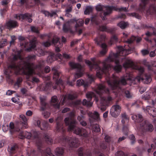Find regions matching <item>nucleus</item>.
<instances>
[{
  "instance_id": "bf43d9fd",
  "label": "nucleus",
  "mask_w": 156,
  "mask_h": 156,
  "mask_svg": "<svg viewBox=\"0 0 156 156\" xmlns=\"http://www.w3.org/2000/svg\"><path fill=\"white\" fill-rule=\"evenodd\" d=\"M141 52L144 56H145L149 53V51L147 49H143L141 50Z\"/></svg>"
},
{
  "instance_id": "0eeeda50",
  "label": "nucleus",
  "mask_w": 156,
  "mask_h": 156,
  "mask_svg": "<svg viewBox=\"0 0 156 156\" xmlns=\"http://www.w3.org/2000/svg\"><path fill=\"white\" fill-rule=\"evenodd\" d=\"M149 0H141L138 10L142 13H146L147 14H151L154 11H156V7L154 5H151L148 9L146 10V5Z\"/></svg>"
},
{
  "instance_id": "a211bd4d",
  "label": "nucleus",
  "mask_w": 156,
  "mask_h": 156,
  "mask_svg": "<svg viewBox=\"0 0 156 156\" xmlns=\"http://www.w3.org/2000/svg\"><path fill=\"white\" fill-rule=\"evenodd\" d=\"M112 98L110 96H108L107 98L102 97H101V104L102 105L101 108V110L104 111L106 109V106L112 101Z\"/></svg>"
},
{
  "instance_id": "20e7f679",
  "label": "nucleus",
  "mask_w": 156,
  "mask_h": 156,
  "mask_svg": "<svg viewBox=\"0 0 156 156\" xmlns=\"http://www.w3.org/2000/svg\"><path fill=\"white\" fill-rule=\"evenodd\" d=\"M123 61H125L123 64V66L125 68H128L131 67L132 68L136 69L138 70L139 73L140 74V76H138L136 78V80L140 82L142 80L143 82L146 84L149 83L152 80L151 78L150 75L146 74H144V75H142L143 74L144 70V68L140 66L135 67L133 62L130 60L126 59L125 57H123L121 58Z\"/></svg>"
},
{
  "instance_id": "72a5a7b5",
  "label": "nucleus",
  "mask_w": 156,
  "mask_h": 156,
  "mask_svg": "<svg viewBox=\"0 0 156 156\" xmlns=\"http://www.w3.org/2000/svg\"><path fill=\"white\" fill-rule=\"evenodd\" d=\"M82 85H83L84 87L86 88L88 86L89 83L88 82H85L81 79L78 80L76 82V86L79 87Z\"/></svg>"
},
{
  "instance_id": "37998d69",
  "label": "nucleus",
  "mask_w": 156,
  "mask_h": 156,
  "mask_svg": "<svg viewBox=\"0 0 156 156\" xmlns=\"http://www.w3.org/2000/svg\"><path fill=\"white\" fill-rule=\"evenodd\" d=\"M127 25V23L123 21H121L118 24V26L123 29L125 28Z\"/></svg>"
},
{
  "instance_id": "5fc2aeb1",
  "label": "nucleus",
  "mask_w": 156,
  "mask_h": 156,
  "mask_svg": "<svg viewBox=\"0 0 156 156\" xmlns=\"http://www.w3.org/2000/svg\"><path fill=\"white\" fill-rule=\"evenodd\" d=\"M118 41V37L116 35H114L113 36L111 39L110 41V43L111 44H112V43H113V42H117Z\"/></svg>"
},
{
  "instance_id": "7ed1b4c3",
  "label": "nucleus",
  "mask_w": 156,
  "mask_h": 156,
  "mask_svg": "<svg viewBox=\"0 0 156 156\" xmlns=\"http://www.w3.org/2000/svg\"><path fill=\"white\" fill-rule=\"evenodd\" d=\"M68 116L69 117L66 118L64 120L66 125L68 126V131L72 132L80 136L85 138L88 137L89 133L86 129L76 126L77 122L73 119L74 116V113L72 112H70Z\"/></svg>"
},
{
  "instance_id": "052dcab7",
  "label": "nucleus",
  "mask_w": 156,
  "mask_h": 156,
  "mask_svg": "<svg viewBox=\"0 0 156 156\" xmlns=\"http://www.w3.org/2000/svg\"><path fill=\"white\" fill-rule=\"evenodd\" d=\"M31 30L34 32H35L37 33H39V30L37 29V28L35 27H31Z\"/></svg>"
},
{
  "instance_id": "69168bd1",
  "label": "nucleus",
  "mask_w": 156,
  "mask_h": 156,
  "mask_svg": "<svg viewBox=\"0 0 156 156\" xmlns=\"http://www.w3.org/2000/svg\"><path fill=\"white\" fill-rule=\"evenodd\" d=\"M20 91L23 95H25L27 92V90L25 88H22L20 89Z\"/></svg>"
},
{
  "instance_id": "6e6d98bb",
  "label": "nucleus",
  "mask_w": 156,
  "mask_h": 156,
  "mask_svg": "<svg viewBox=\"0 0 156 156\" xmlns=\"http://www.w3.org/2000/svg\"><path fill=\"white\" fill-rule=\"evenodd\" d=\"M34 124L35 126H37L41 128V121L39 119H37L34 121Z\"/></svg>"
},
{
  "instance_id": "7c9ffc66",
  "label": "nucleus",
  "mask_w": 156,
  "mask_h": 156,
  "mask_svg": "<svg viewBox=\"0 0 156 156\" xmlns=\"http://www.w3.org/2000/svg\"><path fill=\"white\" fill-rule=\"evenodd\" d=\"M99 29L102 31H106L108 33H113L115 30V28L107 27L105 26H101L99 27Z\"/></svg>"
},
{
  "instance_id": "412c9836",
  "label": "nucleus",
  "mask_w": 156,
  "mask_h": 156,
  "mask_svg": "<svg viewBox=\"0 0 156 156\" xmlns=\"http://www.w3.org/2000/svg\"><path fill=\"white\" fill-rule=\"evenodd\" d=\"M96 91L98 94L101 95L104 93L108 94L109 92V90L108 88H106L103 84H100L98 85Z\"/></svg>"
},
{
  "instance_id": "603ef678",
  "label": "nucleus",
  "mask_w": 156,
  "mask_h": 156,
  "mask_svg": "<svg viewBox=\"0 0 156 156\" xmlns=\"http://www.w3.org/2000/svg\"><path fill=\"white\" fill-rule=\"evenodd\" d=\"M23 80L21 78H19L17 79V81L16 83L14 84L15 86H17L18 87H20L21 83L22 82Z\"/></svg>"
},
{
  "instance_id": "338daca9",
  "label": "nucleus",
  "mask_w": 156,
  "mask_h": 156,
  "mask_svg": "<svg viewBox=\"0 0 156 156\" xmlns=\"http://www.w3.org/2000/svg\"><path fill=\"white\" fill-rule=\"evenodd\" d=\"M116 156H124V153L122 151H118L115 154Z\"/></svg>"
},
{
  "instance_id": "423d86ee",
  "label": "nucleus",
  "mask_w": 156,
  "mask_h": 156,
  "mask_svg": "<svg viewBox=\"0 0 156 156\" xmlns=\"http://www.w3.org/2000/svg\"><path fill=\"white\" fill-rule=\"evenodd\" d=\"M89 120L91 126H92L93 131L98 132L100 131V128L99 125L96 124L94 125V122L95 121H98L100 120L99 115L98 112L96 111L94 112L89 113Z\"/></svg>"
},
{
  "instance_id": "de8ad7c7",
  "label": "nucleus",
  "mask_w": 156,
  "mask_h": 156,
  "mask_svg": "<svg viewBox=\"0 0 156 156\" xmlns=\"http://www.w3.org/2000/svg\"><path fill=\"white\" fill-rule=\"evenodd\" d=\"M122 131L124 134L126 136H127L129 132V130L128 126L127 125L125 126L124 125L123 126Z\"/></svg>"
},
{
  "instance_id": "f257e3e1",
  "label": "nucleus",
  "mask_w": 156,
  "mask_h": 156,
  "mask_svg": "<svg viewBox=\"0 0 156 156\" xmlns=\"http://www.w3.org/2000/svg\"><path fill=\"white\" fill-rule=\"evenodd\" d=\"M141 38L138 37H135L132 36L131 37L125 41L129 48L128 49H124L122 46L118 47V51L117 53L110 54L109 56L106 58L107 59L111 55L112 58V60L107 62L106 65L109 66L110 67L109 70H105L101 74H105L106 75V79L108 83V85L111 87L112 90L117 89L118 90H121V85H125L126 84V80H131V78L129 74H127L126 76H124L120 80H119L118 78L115 75L112 74L111 77L109 76V71L111 69L112 66L109 64L112 62L115 61L116 66L114 67L112 66L114 70L117 72L120 71L122 66L119 64V56H124L128 55L133 52L134 50V48L133 47H130V44L135 41H136V43H138L141 40ZM112 58V57H111Z\"/></svg>"
},
{
  "instance_id": "680f3d73",
  "label": "nucleus",
  "mask_w": 156,
  "mask_h": 156,
  "mask_svg": "<svg viewBox=\"0 0 156 156\" xmlns=\"http://www.w3.org/2000/svg\"><path fill=\"white\" fill-rule=\"evenodd\" d=\"M42 114L43 116L45 118H48L50 115V113L49 112H44L42 113Z\"/></svg>"
},
{
  "instance_id": "f8f14e48",
  "label": "nucleus",
  "mask_w": 156,
  "mask_h": 156,
  "mask_svg": "<svg viewBox=\"0 0 156 156\" xmlns=\"http://www.w3.org/2000/svg\"><path fill=\"white\" fill-rule=\"evenodd\" d=\"M140 130L142 131L151 132L153 130V125L148 121L144 120L140 124Z\"/></svg>"
},
{
  "instance_id": "a878e982",
  "label": "nucleus",
  "mask_w": 156,
  "mask_h": 156,
  "mask_svg": "<svg viewBox=\"0 0 156 156\" xmlns=\"http://www.w3.org/2000/svg\"><path fill=\"white\" fill-rule=\"evenodd\" d=\"M18 150V147L16 144H12L8 146V151L10 155L14 154Z\"/></svg>"
},
{
  "instance_id": "ddd939ff",
  "label": "nucleus",
  "mask_w": 156,
  "mask_h": 156,
  "mask_svg": "<svg viewBox=\"0 0 156 156\" xmlns=\"http://www.w3.org/2000/svg\"><path fill=\"white\" fill-rule=\"evenodd\" d=\"M36 144L39 150L41 151V153H42L43 152H42L44 153L43 154H42V155H44V156H55L52 154L51 152V150L50 148H47L45 152L43 151L44 150L43 149V146L41 140H37L36 142Z\"/></svg>"
},
{
  "instance_id": "e433bc0d",
  "label": "nucleus",
  "mask_w": 156,
  "mask_h": 156,
  "mask_svg": "<svg viewBox=\"0 0 156 156\" xmlns=\"http://www.w3.org/2000/svg\"><path fill=\"white\" fill-rule=\"evenodd\" d=\"M55 151L57 156H63L64 150L63 148L58 147L56 149Z\"/></svg>"
},
{
  "instance_id": "c85d7f7f",
  "label": "nucleus",
  "mask_w": 156,
  "mask_h": 156,
  "mask_svg": "<svg viewBox=\"0 0 156 156\" xmlns=\"http://www.w3.org/2000/svg\"><path fill=\"white\" fill-rule=\"evenodd\" d=\"M32 136V134L27 132H23L20 131L19 134V137L21 139L26 138L27 139H30Z\"/></svg>"
},
{
  "instance_id": "4be33fe9",
  "label": "nucleus",
  "mask_w": 156,
  "mask_h": 156,
  "mask_svg": "<svg viewBox=\"0 0 156 156\" xmlns=\"http://www.w3.org/2000/svg\"><path fill=\"white\" fill-rule=\"evenodd\" d=\"M32 16V14L26 13L23 14L16 15V18L19 20L21 19L24 20L29 23H31L32 21V20L31 19Z\"/></svg>"
},
{
  "instance_id": "f3484780",
  "label": "nucleus",
  "mask_w": 156,
  "mask_h": 156,
  "mask_svg": "<svg viewBox=\"0 0 156 156\" xmlns=\"http://www.w3.org/2000/svg\"><path fill=\"white\" fill-rule=\"evenodd\" d=\"M67 23L71 26L72 24L76 23L75 25V28L76 30H78V27H82L84 23V21L82 19H77L76 18L71 19L68 20Z\"/></svg>"
},
{
  "instance_id": "c03bdc74",
  "label": "nucleus",
  "mask_w": 156,
  "mask_h": 156,
  "mask_svg": "<svg viewBox=\"0 0 156 156\" xmlns=\"http://www.w3.org/2000/svg\"><path fill=\"white\" fill-rule=\"evenodd\" d=\"M122 92L125 94L127 98H132V95L129 91L126 90H123Z\"/></svg>"
},
{
  "instance_id": "f03ea898",
  "label": "nucleus",
  "mask_w": 156,
  "mask_h": 156,
  "mask_svg": "<svg viewBox=\"0 0 156 156\" xmlns=\"http://www.w3.org/2000/svg\"><path fill=\"white\" fill-rule=\"evenodd\" d=\"M20 53V51H19L16 54L13 56L11 64L5 72L6 77L8 79L10 78L12 73H14L17 75L20 73V71L21 70L25 75L28 76H31L35 73L33 68L39 70V74L42 72L41 69L44 66V61H40L37 65L34 66L30 62L35 60L36 57L35 55H29L26 58V61H25L21 57Z\"/></svg>"
},
{
  "instance_id": "9d476101",
  "label": "nucleus",
  "mask_w": 156,
  "mask_h": 156,
  "mask_svg": "<svg viewBox=\"0 0 156 156\" xmlns=\"http://www.w3.org/2000/svg\"><path fill=\"white\" fill-rule=\"evenodd\" d=\"M51 44H54L55 46V50L56 52L60 51L59 48L62 46V44L59 41V38L58 37H54L51 42H50V41L48 40L42 43L43 45L46 47L49 46Z\"/></svg>"
},
{
  "instance_id": "6ab92c4d",
  "label": "nucleus",
  "mask_w": 156,
  "mask_h": 156,
  "mask_svg": "<svg viewBox=\"0 0 156 156\" xmlns=\"http://www.w3.org/2000/svg\"><path fill=\"white\" fill-rule=\"evenodd\" d=\"M86 97L88 99V101L85 99L83 100L82 102L83 105H86L88 107H91L92 105V103L91 101V100L92 97L95 96L94 94L92 92H88L86 94Z\"/></svg>"
},
{
  "instance_id": "3c124183",
  "label": "nucleus",
  "mask_w": 156,
  "mask_h": 156,
  "mask_svg": "<svg viewBox=\"0 0 156 156\" xmlns=\"http://www.w3.org/2000/svg\"><path fill=\"white\" fill-rule=\"evenodd\" d=\"M77 97L76 94H70L68 96V98L69 99L72 100L76 98Z\"/></svg>"
},
{
  "instance_id": "4c0bfd02",
  "label": "nucleus",
  "mask_w": 156,
  "mask_h": 156,
  "mask_svg": "<svg viewBox=\"0 0 156 156\" xmlns=\"http://www.w3.org/2000/svg\"><path fill=\"white\" fill-rule=\"evenodd\" d=\"M42 126H41V129L42 130L49 129L51 128L50 125L46 121H44L42 124Z\"/></svg>"
},
{
  "instance_id": "bb28decb",
  "label": "nucleus",
  "mask_w": 156,
  "mask_h": 156,
  "mask_svg": "<svg viewBox=\"0 0 156 156\" xmlns=\"http://www.w3.org/2000/svg\"><path fill=\"white\" fill-rule=\"evenodd\" d=\"M36 38L35 37H33L31 40L30 41L29 47L26 49L27 51H30L33 49H34L36 47Z\"/></svg>"
},
{
  "instance_id": "5701e85b",
  "label": "nucleus",
  "mask_w": 156,
  "mask_h": 156,
  "mask_svg": "<svg viewBox=\"0 0 156 156\" xmlns=\"http://www.w3.org/2000/svg\"><path fill=\"white\" fill-rule=\"evenodd\" d=\"M20 120H22L23 122H20L17 123V127L19 126L22 128H27V119L25 116L23 115H21L20 116Z\"/></svg>"
},
{
  "instance_id": "4468645a",
  "label": "nucleus",
  "mask_w": 156,
  "mask_h": 156,
  "mask_svg": "<svg viewBox=\"0 0 156 156\" xmlns=\"http://www.w3.org/2000/svg\"><path fill=\"white\" fill-rule=\"evenodd\" d=\"M69 65L72 69H76L79 71L78 73H76L74 75V77L75 79L78 78L82 76L83 73L81 72L82 68L81 65L79 63H75L73 62H69Z\"/></svg>"
},
{
  "instance_id": "b1692460",
  "label": "nucleus",
  "mask_w": 156,
  "mask_h": 156,
  "mask_svg": "<svg viewBox=\"0 0 156 156\" xmlns=\"http://www.w3.org/2000/svg\"><path fill=\"white\" fill-rule=\"evenodd\" d=\"M40 99L41 105V111H43L48 107V105L46 102V97L45 96H42L40 97Z\"/></svg>"
},
{
  "instance_id": "cd10ccee",
  "label": "nucleus",
  "mask_w": 156,
  "mask_h": 156,
  "mask_svg": "<svg viewBox=\"0 0 156 156\" xmlns=\"http://www.w3.org/2000/svg\"><path fill=\"white\" fill-rule=\"evenodd\" d=\"M17 123L15 127L14 124L12 122H10L9 125V131L11 134H12L15 131H19L22 129L20 126L17 127Z\"/></svg>"
},
{
  "instance_id": "dca6fc26",
  "label": "nucleus",
  "mask_w": 156,
  "mask_h": 156,
  "mask_svg": "<svg viewBox=\"0 0 156 156\" xmlns=\"http://www.w3.org/2000/svg\"><path fill=\"white\" fill-rule=\"evenodd\" d=\"M121 109V107L119 105L117 104L113 105L110 109V114L112 117L116 118L119 115Z\"/></svg>"
},
{
  "instance_id": "e2e57ef3",
  "label": "nucleus",
  "mask_w": 156,
  "mask_h": 156,
  "mask_svg": "<svg viewBox=\"0 0 156 156\" xmlns=\"http://www.w3.org/2000/svg\"><path fill=\"white\" fill-rule=\"evenodd\" d=\"M52 85V83L50 82H47L46 84L45 90H47L48 89L49 87H51V86Z\"/></svg>"
},
{
  "instance_id": "2f4dec72",
  "label": "nucleus",
  "mask_w": 156,
  "mask_h": 156,
  "mask_svg": "<svg viewBox=\"0 0 156 156\" xmlns=\"http://www.w3.org/2000/svg\"><path fill=\"white\" fill-rule=\"evenodd\" d=\"M51 105L55 108H59L60 105L58 103V100L56 96H55L51 98Z\"/></svg>"
},
{
  "instance_id": "13d9d810",
  "label": "nucleus",
  "mask_w": 156,
  "mask_h": 156,
  "mask_svg": "<svg viewBox=\"0 0 156 156\" xmlns=\"http://www.w3.org/2000/svg\"><path fill=\"white\" fill-rule=\"evenodd\" d=\"M129 15L133 17H135L138 19H140L141 18L139 14L136 13H132L130 14H129Z\"/></svg>"
},
{
  "instance_id": "49530a36",
  "label": "nucleus",
  "mask_w": 156,
  "mask_h": 156,
  "mask_svg": "<svg viewBox=\"0 0 156 156\" xmlns=\"http://www.w3.org/2000/svg\"><path fill=\"white\" fill-rule=\"evenodd\" d=\"M92 7L91 6H87L84 12V13L85 15L89 14L92 10Z\"/></svg>"
},
{
  "instance_id": "c756f323",
  "label": "nucleus",
  "mask_w": 156,
  "mask_h": 156,
  "mask_svg": "<svg viewBox=\"0 0 156 156\" xmlns=\"http://www.w3.org/2000/svg\"><path fill=\"white\" fill-rule=\"evenodd\" d=\"M131 118L132 119L136 122H142L144 120L142 116L140 114L133 115L132 116Z\"/></svg>"
},
{
  "instance_id": "1a4fd4ad",
  "label": "nucleus",
  "mask_w": 156,
  "mask_h": 156,
  "mask_svg": "<svg viewBox=\"0 0 156 156\" xmlns=\"http://www.w3.org/2000/svg\"><path fill=\"white\" fill-rule=\"evenodd\" d=\"M105 38V35H101L94 40L95 43L97 45L101 46L102 48V50L100 52V55H105L107 51L106 45L105 43H102Z\"/></svg>"
},
{
  "instance_id": "473e14b6",
  "label": "nucleus",
  "mask_w": 156,
  "mask_h": 156,
  "mask_svg": "<svg viewBox=\"0 0 156 156\" xmlns=\"http://www.w3.org/2000/svg\"><path fill=\"white\" fill-rule=\"evenodd\" d=\"M149 101L151 102V105H150L147 106L146 108H143V110H144V111L146 113L148 112V114L150 113L149 111H151L152 110V108H154L153 107V106L154 104V103L153 101L152 100H150Z\"/></svg>"
},
{
  "instance_id": "6e6552de",
  "label": "nucleus",
  "mask_w": 156,
  "mask_h": 156,
  "mask_svg": "<svg viewBox=\"0 0 156 156\" xmlns=\"http://www.w3.org/2000/svg\"><path fill=\"white\" fill-rule=\"evenodd\" d=\"M96 9L98 11H102L104 13V16L101 17L103 20L106 19V16L111 14L112 11V9L116 10V9L113 7L108 6H104L101 5H97Z\"/></svg>"
},
{
  "instance_id": "0e129e2a",
  "label": "nucleus",
  "mask_w": 156,
  "mask_h": 156,
  "mask_svg": "<svg viewBox=\"0 0 156 156\" xmlns=\"http://www.w3.org/2000/svg\"><path fill=\"white\" fill-rule=\"evenodd\" d=\"M77 119L80 122L84 120V117L83 115H79L78 116Z\"/></svg>"
},
{
  "instance_id": "79ce46f5",
  "label": "nucleus",
  "mask_w": 156,
  "mask_h": 156,
  "mask_svg": "<svg viewBox=\"0 0 156 156\" xmlns=\"http://www.w3.org/2000/svg\"><path fill=\"white\" fill-rule=\"evenodd\" d=\"M42 13L45 15L46 16L52 17L54 15H56V13L55 12H52L51 13H49L48 12L42 10L41 11Z\"/></svg>"
},
{
  "instance_id": "864d4df0",
  "label": "nucleus",
  "mask_w": 156,
  "mask_h": 156,
  "mask_svg": "<svg viewBox=\"0 0 156 156\" xmlns=\"http://www.w3.org/2000/svg\"><path fill=\"white\" fill-rule=\"evenodd\" d=\"M150 98V94L149 92H147L143 96L142 98L145 100H148Z\"/></svg>"
},
{
  "instance_id": "f704fd0d",
  "label": "nucleus",
  "mask_w": 156,
  "mask_h": 156,
  "mask_svg": "<svg viewBox=\"0 0 156 156\" xmlns=\"http://www.w3.org/2000/svg\"><path fill=\"white\" fill-rule=\"evenodd\" d=\"M79 156H83L84 154L86 155L87 156H91V154L89 151L87 153H84L82 147L79 148L78 150Z\"/></svg>"
},
{
  "instance_id": "774afa93",
  "label": "nucleus",
  "mask_w": 156,
  "mask_h": 156,
  "mask_svg": "<svg viewBox=\"0 0 156 156\" xmlns=\"http://www.w3.org/2000/svg\"><path fill=\"white\" fill-rule=\"evenodd\" d=\"M15 92V91L8 90L6 92V94L8 95H10L12 94Z\"/></svg>"
},
{
  "instance_id": "ea45409f",
  "label": "nucleus",
  "mask_w": 156,
  "mask_h": 156,
  "mask_svg": "<svg viewBox=\"0 0 156 156\" xmlns=\"http://www.w3.org/2000/svg\"><path fill=\"white\" fill-rule=\"evenodd\" d=\"M55 55L54 53H51L47 58V61L48 63L52 62L55 60Z\"/></svg>"
},
{
  "instance_id": "8fccbe9b",
  "label": "nucleus",
  "mask_w": 156,
  "mask_h": 156,
  "mask_svg": "<svg viewBox=\"0 0 156 156\" xmlns=\"http://www.w3.org/2000/svg\"><path fill=\"white\" fill-rule=\"evenodd\" d=\"M150 113L149 114L151 115L153 117L156 116V108H152L151 111H149Z\"/></svg>"
},
{
  "instance_id": "4d7b16f0",
  "label": "nucleus",
  "mask_w": 156,
  "mask_h": 156,
  "mask_svg": "<svg viewBox=\"0 0 156 156\" xmlns=\"http://www.w3.org/2000/svg\"><path fill=\"white\" fill-rule=\"evenodd\" d=\"M129 139L131 140V144H134L135 141V137L134 136L133 134L130 135L129 136Z\"/></svg>"
},
{
  "instance_id": "09e8293b",
  "label": "nucleus",
  "mask_w": 156,
  "mask_h": 156,
  "mask_svg": "<svg viewBox=\"0 0 156 156\" xmlns=\"http://www.w3.org/2000/svg\"><path fill=\"white\" fill-rule=\"evenodd\" d=\"M7 43L6 39H2L0 41V48H2L6 45Z\"/></svg>"
},
{
  "instance_id": "aec40b11",
  "label": "nucleus",
  "mask_w": 156,
  "mask_h": 156,
  "mask_svg": "<svg viewBox=\"0 0 156 156\" xmlns=\"http://www.w3.org/2000/svg\"><path fill=\"white\" fill-rule=\"evenodd\" d=\"M55 122L56 124L55 129L56 131L58 132H63L64 130L63 128L62 117L61 116L58 117L55 119Z\"/></svg>"
},
{
  "instance_id": "39448f33",
  "label": "nucleus",
  "mask_w": 156,
  "mask_h": 156,
  "mask_svg": "<svg viewBox=\"0 0 156 156\" xmlns=\"http://www.w3.org/2000/svg\"><path fill=\"white\" fill-rule=\"evenodd\" d=\"M110 57H111V55L107 59H106L102 62V64L103 66L102 69L97 64H93V63L90 61L86 60L85 61V63L88 65L91 69H96V75L98 77L101 78V74L103 73L106 70H109L110 69L109 66H108L106 65L107 62H108L109 61H111L112 60V58H110Z\"/></svg>"
},
{
  "instance_id": "9b49d317",
  "label": "nucleus",
  "mask_w": 156,
  "mask_h": 156,
  "mask_svg": "<svg viewBox=\"0 0 156 156\" xmlns=\"http://www.w3.org/2000/svg\"><path fill=\"white\" fill-rule=\"evenodd\" d=\"M63 142H67L70 148L77 147L80 144L78 138L73 137H69L67 139L64 137L63 138Z\"/></svg>"
},
{
  "instance_id": "a19ab883",
  "label": "nucleus",
  "mask_w": 156,
  "mask_h": 156,
  "mask_svg": "<svg viewBox=\"0 0 156 156\" xmlns=\"http://www.w3.org/2000/svg\"><path fill=\"white\" fill-rule=\"evenodd\" d=\"M71 29L70 26L66 22L64 23L63 26V30L65 32H66L69 30Z\"/></svg>"
},
{
  "instance_id": "a18cd8bd",
  "label": "nucleus",
  "mask_w": 156,
  "mask_h": 156,
  "mask_svg": "<svg viewBox=\"0 0 156 156\" xmlns=\"http://www.w3.org/2000/svg\"><path fill=\"white\" fill-rule=\"evenodd\" d=\"M111 7H115L116 9V10L112 9L113 10H115V11H125L127 12V8L126 7H121L120 8H118L116 6H111Z\"/></svg>"
},
{
  "instance_id": "393cba45",
  "label": "nucleus",
  "mask_w": 156,
  "mask_h": 156,
  "mask_svg": "<svg viewBox=\"0 0 156 156\" xmlns=\"http://www.w3.org/2000/svg\"><path fill=\"white\" fill-rule=\"evenodd\" d=\"M5 26L8 29L10 30L18 26V24L17 22L16 21L10 20L6 22Z\"/></svg>"
},
{
  "instance_id": "58836bf2",
  "label": "nucleus",
  "mask_w": 156,
  "mask_h": 156,
  "mask_svg": "<svg viewBox=\"0 0 156 156\" xmlns=\"http://www.w3.org/2000/svg\"><path fill=\"white\" fill-rule=\"evenodd\" d=\"M44 140L48 144H51L53 142L52 138L49 136L47 133H45L44 136Z\"/></svg>"
},
{
  "instance_id": "c9c22d12",
  "label": "nucleus",
  "mask_w": 156,
  "mask_h": 156,
  "mask_svg": "<svg viewBox=\"0 0 156 156\" xmlns=\"http://www.w3.org/2000/svg\"><path fill=\"white\" fill-rule=\"evenodd\" d=\"M121 117L122 119L121 122L123 124H124L126 122H128L129 117L126 112H124L122 113L121 114Z\"/></svg>"
},
{
  "instance_id": "2eb2a0df",
  "label": "nucleus",
  "mask_w": 156,
  "mask_h": 156,
  "mask_svg": "<svg viewBox=\"0 0 156 156\" xmlns=\"http://www.w3.org/2000/svg\"><path fill=\"white\" fill-rule=\"evenodd\" d=\"M53 75V79L56 82V85L63 84V81L62 80L59 79V77L61 74V73L56 69L55 67L52 68L51 69Z\"/></svg>"
}]
</instances>
